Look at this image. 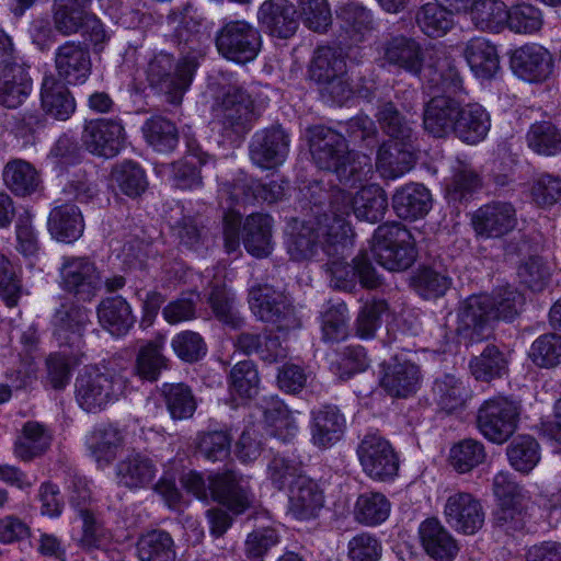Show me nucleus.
<instances>
[{
    "instance_id": "nucleus-28",
    "label": "nucleus",
    "mask_w": 561,
    "mask_h": 561,
    "mask_svg": "<svg viewBox=\"0 0 561 561\" xmlns=\"http://www.w3.org/2000/svg\"><path fill=\"white\" fill-rule=\"evenodd\" d=\"M257 20L271 35L279 38H289L299 26L297 10L288 0L264 1L259 8Z\"/></svg>"
},
{
    "instance_id": "nucleus-2",
    "label": "nucleus",
    "mask_w": 561,
    "mask_h": 561,
    "mask_svg": "<svg viewBox=\"0 0 561 561\" xmlns=\"http://www.w3.org/2000/svg\"><path fill=\"white\" fill-rule=\"evenodd\" d=\"M308 133L310 152L320 169L333 172L348 186L369 179L373 173L370 157L350 151L343 135L325 126L311 127Z\"/></svg>"
},
{
    "instance_id": "nucleus-20",
    "label": "nucleus",
    "mask_w": 561,
    "mask_h": 561,
    "mask_svg": "<svg viewBox=\"0 0 561 561\" xmlns=\"http://www.w3.org/2000/svg\"><path fill=\"white\" fill-rule=\"evenodd\" d=\"M446 523L457 533L474 535L484 525L485 512L481 501L468 492L450 494L444 505Z\"/></svg>"
},
{
    "instance_id": "nucleus-7",
    "label": "nucleus",
    "mask_w": 561,
    "mask_h": 561,
    "mask_svg": "<svg viewBox=\"0 0 561 561\" xmlns=\"http://www.w3.org/2000/svg\"><path fill=\"white\" fill-rule=\"evenodd\" d=\"M375 260L388 271H405L413 265L417 251L411 232L398 222L379 226L371 248Z\"/></svg>"
},
{
    "instance_id": "nucleus-10",
    "label": "nucleus",
    "mask_w": 561,
    "mask_h": 561,
    "mask_svg": "<svg viewBox=\"0 0 561 561\" xmlns=\"http://www.w3.org/2000/svg\"><path fill=\"white\" fill-rule=\"evenodd\" d=\"M262 45L260 32L245 21H231L217 33L216 47L226 59L240 64L253 60Z\"/></svg>"
},
{
    "instance_id": "nucleus-40",
    "label": "nucleus",
    "mask_w": 561,
    "mask_h": 561,
    "mask_svg": "<svg viewBox=\"0 0 561 561\" xmlns=\"http://www.w3.org/2000/svg\"><path fill=\"white\" fill-rule=\"evenodd\" d=\"M491 127L489 113L479 104L459 108L454 133L463 142L474 145L483 140Z\"/></svg>"
},
{
    "instance_id": "nucleus-15",
    "label": "nucleus",
    "mask_w": 561,
    "mask_h": 561,
    "mask_svg": "<svg viewBox=\"0 0 561 561\" xmlns=\"http://www.w3.org/2000/svg\"><path fill=\"white\" fill-rule=\"evenodd\" d=\"M215 117L227 134H245L255 119L250 94L237 84L229 85L215 108Z\"/></svg>"
},
{
    "instance_id": "nucleus-1",
    "label": "nucleus",
    "mask_w": 561,
    "mask_h": 561,
    "mask_svg": "<svg viewBox=\"0 0 561 561\" xmlns=\"http://www.w3.org/2000/svg\"><path fill=\"white\" fill-rule=\"evenodd\" d=\"M190 8L184 12L173 11L168 15V23L174 30L179 43L191 44L192 51L174 64L173 56L159 53L147 67V80L153 89L165 95L171 104H180L188 90L199 65L201 51L196 49V36L199 23L190 15Z\"/></svg>"
},
{
    "instance_id": "nucleus-13",
    "label": "nucleus",
    "mask_w": 561,
    "mask_h": 561,
    "mask_svg": "<svg viewBox=\"0 0 561 561\" xmlns=\"http://www.w3.org/2000/svg\"><path fill=\"white\" fill-rule=\"evenodd\" d=\"M249 305L256 318L276 324L278 330L299 327L287 297L268 285L253 286L249 290Z\"/></svg>"
},
{
    "instance_id": "nucleus-25",
    "label": "nucleus",
    "mask_w": 561,
    "mask_h": 561,
    "mask_svg": "<svg viewBox=\"0 0 561 561\" xmlns=\"http://www.w3.org/2000/svg\"><path fill=\"white\" fill-rule=\"evenodd\" d=\"M514 73L528 82H540L549 77L552 70V57L540 45H524L511 57Z\"/></svg>"
},
{
    "instance_id": "nucleus-59",
    "label": "nucleus",
    "mask_w": 561,
    "mask_h": 561,
    "mask_svg": "<svg viewBox=\"0 0 561 561\" xmlns=\"http://www.w3.org/2000/svg\"><path fill=\"white\" fill-rule=\"evenodd\" d=\"M506 455L516 471L529 473L540 460V446L534 437L518 435L507 446Z\"/></svg>"
},
{
    "instance_id": "nucleus-31",
    "label": "nucleus",
    "mask_w": 561,
    "mask_h": 561,
    "mask_svg": "<svg viewBox=\"0 0 561 561\" xmlns=\"http://www.w3.org/2000/svg\"><path fill=\"white\" fill-rule=\"evenodd\" d=\"M420 540L425 552L437 561H453L459 547L453 535L436 518H428L419 527Z\"/></svg>"
},
{
    "instance_id": "nucleus-39",
    "label": "nucleus",
    "mask_w": 561,
    "mask_h": 561,
    "mask_svg": "<svg viewBox=\"0 0 561 561\" xmlns=\"http://www.w3.org/2000/svg\"><path fill=\"white\" fill-rule=\"evenodd\" d=\"M463 57L476 77L491 79L500 69L495 46L484 37H473L463 48Z\"/></svg>"
},
{
    "instance_id": "nucleus-51",
    "label": "nucleus",
    "mask_w": 561,
    "mask_h": 561,
    "mask_svg": "<svg viewBox=\"0 0 561 561\" xmlns=\"http://www.w3.org/2000/svg\"><path fill=\"white\" fill-rule=\"evenodd\" d=\"M470 19L481 31L500 32L507 21V8L501 0H471Z\"/></svg>"
},
{
    "instance_id": "nucleus-42",
    "label": "nucleus",
    "mask_w": 561,
    "mask_h": 561,
    "mask_svg": "<svg viewBox=\"0 0 561 561\" xmlns=\"http://www.w3.org/2000/svg\"><path fill=\"white\" fill-rule=\"evenodd\" d=\"M47 225L51 237L65 243L78 240L84 230L82 214L73 204H65L53 208Z\"/></svg>"
},
{
    "instance_id": "nucleus-6",
    "label": "nucleus",
    "mask_w": 561,
    "mask_h": 561,
    "mask_svg": "<svg viewBox=\"0 0 561 561\" xmlns=\"http://www.w3.org/2000/svg\"><path fill=\"white\" fill-rule=\"evenodd\" d=\"M493 493L499 502L494 525L507 534L523 530L530 518L533 502L529 492L508 472L501 471L493 478Z\"/></svg>"
},
{
    "instance_id": "nucleus-4",
    "label": "nucleus",
    "mask_w": 561,
    "mask_h": 561,
    "mask_svg": "<svg viewBox=\"0 0 561 561\" xmlns=\"http://www.w3.org/2000/svg\"><path fill=\"white\" fill-rule=\"evenodd\" d=\"M181 482L198 500L207 502L211 497L234 514H242L253 502L249 482L234 471L215 474L208 484L201 473L190 471Z\"/></svg>"
},
{
    "instance_id": "nucleus-19",
    "label": "nucleus",
    "mask_w": 561,
    "mask_h": 561,
    "mask_svg": "<svg viewBox=\"0 0 561 561\" xmlns=\"http://www.w3.org/2000/svg\"><path fill=\"white\" fill-rule=\"evenodd\" d=\"M289 146V135L280 126L263 128L251 138L250 159L261 169H273L285 162Z\"/></svg>"
},
{
    "instance_id": "nucleus-49",
    "label": "nucleus",
    "mask_w": 561,
    "mask_h": 561,
    "mask_svg": "<svg viewBox=\"0 0 561 561\" xmlns=\"http://www.w3.org/2000/svg\"><path fill=\"white\" fill-rule=\"evenodd\" d=\"M207 302L215 318L222 324L234 330L243 325L244 319L238 309L236 296L225 285L214 284Z\"/></svg>"
},
{
    "instance_id": "nucleus-30",
    "label": "nucleus",
    "mask_w": 561,
    "mask_h": 561,
    "mask_svg": "<svg viewBox=\"0 0 561 561\" xmlns=\"http://www.w3.org/2000/svg\"><path fill=\"white\" fill-rule=\"evenodd\" d=\"M311 415V442L314 446L330 448L342 438L346 421L335 405H322Z\"/></svg>"
},
{
    "instance_id": "nucleus-54",
    "label": "nucleus",
    "mask_w": 561,
    "mask_h": 561,
    "mask_svg": "<svg viewBox=\"0 0 561 561\" xmlns=\"http://www.w3.org/2000/svg\"><path fill=\"white\" fill-rule=\"evenodd\" d=\"M142 133L146 141L158 152H171L179 142V131L175 124L162 116L148 118Z\"/></svg>"
},
{
    "instance_id": "nucleus-37",
    "label": "nucleus",
    "mask_w": 561,
    "mask_h": 561,
    "mask_svg": "<svg viewBox=\"0 0 561 561\" xmlns=\"http://www.w3.org/2000/svg\"><path fill=\"white\" fill-rule=\"evenodd\" d=\"M273 219L266 214L255 213L245 218L242 230L243 245L255 257L271 254Z\"/></svg>"
},
{
    "instance_id": "nucleus-50",
    "label": "nucleus",
    "mask_w": 561,
    "mask_h": 561,
    "mask_svg": "<svg viewBox=\"0 0 561 561\" xmlns=\"http://www.w3.org/2000/svg\"><path fill=\"white\" fill-rule=\"evenodd\" d=\"M140 561H175L174 540L164 530H152L142 535L137 542Z\"/></svg>"
},
{
    "instance_id": "nucleus-64",
    "label": "nucleus",
    "mask_w": 561,
    "mask_h": 561,
    "mask_svg": "<svg viewBox=\"0 0 561 561\" xmlns=\"http://www.w3.org/2000/svg\"><path fill=\"white\" fill-rule=\"evenodd\" d=\"M529 359L540 368H554L561 364V335L545 333L530 345Z\"/></svg>"
},
{
    "instance_id": "nucleus-47",
    "label": "nucleus",
    "mask_w": 561,
    "mask_h": 561,
    "mask_svg": "<svg viewBox=\"0 0 561 561\" xmlns=\"http://www.w3.org/2000/svg\"><path fill=\"white\" fill-rule=\"evenodd\" d=\"M81 534L77 545L84 551L105 549L112 541V533L105 527L101 517L89 507H80Z\"/></svg>"
},
{
    "instance_id": "nucleus-43",
    "label": "nucleus",
    "mask_w": 561,
    "mask_h": 561,
    "mask_svg": "<svg viewBox=\"0 0 561 561\" xmlns=\"http://www.w3.org/2000/svg\"><path fill=\"white\" fill-rule=\"evenodd\" d=\"M31 79L21 64H12L0 72V103L15 108L23 103L31 91Z\"/></svg>"
},
{
    "instance_id": "nucleus-46",
    "label": "nucleus",
    "mask_w": 561,
    "mask_h": 561,
    "mask_svg": "<svg viewBox=\"0 0 561 561\" xmlns=\"http://www.w3.org/2000/svg\"><path fill=\"white\" fill-rule=\"evenodd\" d=\"M51 435L45 425L35 422H26L21 434L14 442V456L22 461H31L43 455L49 447Z\"/></svg>"
},
{
    "instance_id": "nucleus-3",
    "label": "nucleus",
    "mask_w": 561,
    "mask_h": 561,
    "mask_svg": "<svg viewBox=\"0 0 561 561\" xmlns=\"http://www.w3.org/2000/svg\"><path fill=\"white\" fill-rule=\"evenodd\" d=\"M380 55L385 64L396 66L412 75H420L422 67L427 65L440 72L442 85L445 90L456 92L461 89L462 79L454 66L447 62V70L444 72L445 65H440L444 50L436 45L422 48L412 38L396 36L383 44Z\"/></svg>"
},
{
    "instance_id": "nucleus-34",
    "label": "nucleus",
    "mask_w": 561,
    "mask_h": 561,
    "mask_svg": "<svg viewBox=\"0 0 561 561\" xmlns=\"http://www.w3.org/2000/svg\"><path fill=\"white\" fill-rule=\"evenodd\" d=\"M460 104L447 95H437L430 100L424 108V128L435 137H444L454 131Z\"/></svg>"
},
{
    "instance_id": "nucleus-44",
    "label": "nucleus",
    "mask_w": 561,
    "mask_h": 561,
    "mask_svg": "<svg viewBox=\"0 0 561 561\" xmlns=\"http://www.w3.org/2000/svg\"><path fill=\"white\" fill-rule=\"evenodd\" d=\"M263 413L272 436L283 443H289L297 436L299 427L296 416L282 400L274 397L265 399Z\"/></svg>"
},
{
    "instance_id": "nucleus-24",
    "label": "nucleus",
    "mask_w": 561,
    "mask_h": 561,
    "mask_svg": "<svg viewBox=\"0 0 561 561\" xmlns=\"http://www.w3.org/2000/svg\"><path fill=\"white\" fill-rule=\"evenodd\" d=\"M158 474L156 460L140 451H130L115 466L118 485L131 491L148 488Z\"/></svg>"
},
{
    "instance_id": "nucleus-16",
    "label": "nucleus",
    "mask_w": 561,
    "mask_h": 561,
    "mask_svg": "<svg viewBox=\"0 0 561 561\" xmlns=\"http://www.w3.org/2000/svg\"><path fill=\"white\" fill-rule=\"evenodd\" d=\"M82 142L94 156L106 159L119 153L125 142V128L118 118H98L85 123Z\"/></svg>"
},
{
    "instance_id": "nucleus-57",
    "label": "nucleus",
    "mask_w": 561,
    "mask_h": 561,
    "mask_svg": "<svg viewBox=\"0 0 561 561\" xmlns=\"http://www.w3.org/2000/svg\"><path fill=\"white\" fill-rule=\"evenodd\" d=\"M390 511L391 504L382 493L365 492L356 500L354 516L360 524L375 526L383 523L389 517Z\"/></svg>"
},
{
    "instance_id": "nucleus-62",
    "label": "nucleus",
    "mask_w": 561,
    "mask_h": 561,
    "mask_svg": "<svg viewBox=\"0 0 561 561\" xmlns=\"http://www.w3.org/2000/svg\"><path fill=\"white\" fill-rule=\"evenodd\" d=\"M229 391L241 399H251L259 392L260 377L252 360H241L230 370Z\"/></svg>"
},
{
    "instance_id": "nucleus-8",
    "label": "nucleus",
    "mask_w": 561,
    "mask_h": 561,
    "mask_svg": "<svg viewBox=\"0 0 561 561\" xmlns=\"http://www.w3.org/2000/svg\"><path fill=\"white\" fill-rule=\"evenodd\" d=\"M520 409L507 397L485 400L478 410L477 425L480 433L495 444L505 443L516 431Z\"/></svg>"
},
{
    "instance_id": "nucleus-9",
    "label": "nucleus",
    "mask_w": 561,
    "mask_h": 561,
    "mask_svg": "<svg viewBox=\"0 0 561 561\" xmlns=\"http://www.w3.org/2000/svg\"><path fill=\"white\" fill-rule=\"evenodd\" d=\"M218 198L229 209L224 217V241L226 252L231 254L240 248L241 215L233 207L255 201V180L239 176L231 183H222L218 190Z\"/></svg>"
},
{
    "instance_id": "nucleus-12",
    "label": "nucleus",
    "mask_w": 561,
    "mask_h": 561,
    "mask_svg": "<svg viewBox=\"0 0 561 561\" xmlns=\"http://www.w3.org/2000/svg\"><path fill=\"white\" fill-rule=\"evenodd\" d=\"M363 471L373 480H392L399 471V458L391 444L377 433H367L356 449Z\"/></svg>"
},
{
    "instance_id": "nucleus-48",
    "label": "nucleus",
    "mask_w": 561,
    "mask_h": 561,
    "mask_svg": "<svg viewBox=\"0 0 561 561\" xmlns=\"http://www.w3.org/2000/svg\"><path fill=\"white\" fill-rule=\"evenodd\" d=\"M3 181L7 187L18 196L35 193L41 185L36 169L27 161L16 159L8 162L3 169Z\"/></svg>"
},
{
    "instance_id": "nucleus-58",
    "label": "nucleus",
    "mask_w": 561,
    "mask_h": 561,
    "mask_svg": "<svg viewBox=\"0 0 561 561\" xmlns=\"http://www.w3.org/2000/svg\"><path fill=\"white\" fill-rule=\"evenodd\" d=\"M190 154L183 160L172 163L173 185L181 190H193L202 186V175L194 160L199 164L206 163L207 154L199 152L198 147L187 142Z\"/></svg>"
},
{
    "instance_id": "nucleus-22",
    "label": "nucleus",
    "mask_w": 561,
    "mask_h": 561,
    "mask_svg": "<svg viewBox=\"0 0 561 561\" xmlns=\"http://www.w3.org/2000/svg\"><path fill=\"white\" fill-rule=\"evenodd\" d=\"M490 295H476L466 299L458 310V332H471V340L479 341L489 335L495 321Z\"/></svg>"
},
{
    "instance_id": "nucleus-27",
    "label": "nucleus",
    "mask_w": 561,
    "mask_h": 561,
    "mask_svg": "<svg viewBox=\"0 0 561 561\" xmlns=\"http://www.w3.org/2000/svg\"><path fill=\"white\" fill-rule=\"evenodd\" d=\"M423 375L411 360L394 358L383 370L381 387L392 397L408 398L421 388Z\"/></svg>"
},
{
    "instance_id": "nucleus-63",
    "label": "nucleus",
    "mask_w": 561,
    "mask_h": 561,
    "mask_svg": "<svg viewBox=\"0 0 561 561\" xmlns=\"http://www.w3.org/2000/svg\"><path fill=\"white\" fill-rule=\"evenodd\" d=\"M112 180L122 193L129 197L141 195L148 186L144 169L130 160L123 161L113 168Z\"/></svg>"
},
{
    "instance_id": "nucleus-55",
    "label": "nucleus",
    "mask_w": 561,
    "mask_h": 561,
    "mask_svg": "<svg viewBox=\"0 0 561 561\" xmlns=\"http://www.w3.org/2000/svg\"><path fill=\"white\" fill-rule=\"evenodd\" d=\"M310 77L319 84H323L337 76L346 73V64L342 53L333 47H319L314 51L309 69Z\"/></svg>"
},
{
    "instance_id": "nucleus-61",
    "label": "nucleus",
    "mask_w": 561,
    "mask_h": 561,
    "mask_svg": "<svg viewBox=\"0 0 561 561\" xmlns=\"http://www.w3.org/2000/svg\"><path fill=\"white\" fill-rule=\"evenodd\" d=\"M528 147L542 156L561 152V130L551 122L534 123L526 135Z\"/></svg>"
},
{
    "instance_id": "nucleus-11",
    "label": "nucleus",
    "mask_w": 561,
    "mask_h": 561,
    "mask_svg": "<svg viewBox=\"0 0 561 561\" xmlns=\"http://www.w3.org/2000/svg\"><path fill=\"white\" fill-rule=\"evenodd\" d=\"M333 209L353 213L358 220L370 224L381 220L388 209L386 192L377 184L362 186L354 195L336 190L332 195Z\"/></svg>"
},
{
    "instance_id": "nucleus-38",
    "label": "nucleus",
    "mask_w": 561,
    "mask_h": 561,
    "mask_svg": "<svg viewBox=\"0 0 561 561\" xmlns=\"http://www.w3.org/2000/svg\"><path fill=\"white\" fill-rule=\"evenodd\" d=\"M96 313L100 324L115 336L127 334L136 320L130 305L122 296L103 299Z\"/></svg>"
},
{
    "instance_id": "nucleus-45",
    "label": "nucleus",
    "mask_w": 561,
    "mask_h": 561,
    "mask_svg": "<svg viewBox=\"0 0 561 561\" xmlns=\"http://www.w3.org/2000/svg\"><path fill=\"white\" fill-rule=\"evenodd\" d=\"M433 398L442 410L451 413L466 407L467 401L471 398V391L460 378L445 374L435 379Z\"/></svg>"
},
{
    "instance_id": "nucleus-32",
    "label": "nucleus",
    "mask_w": 561,
    "mask_h": 561,
    "mask_svg": "<svg viewBox=\"0 0 561 561\" xmlns=\"http://www.w3.org/2000/svg\"><path fill=\"white\" fill-rule=\"evenodd\" d=\"M286 248L294 261H304L313 257L318 249H322V241L313 221H299L291 219L286 227Z\"/></svg>"
},
{
    "instance_id": "nucleus-60",
    "label": "nucleus",
    "mask_w": 561,
    "mask_h": 561,
    "mask_svg": "<svg viewBox=\"0 0 561 561\" xmlns=\"http://www.w3.org/2000/svg\"><path fill=\"white\" fill-rule=\"evenodd\" d=\"M453 10L439 2L424 4L416 14L420 28L430 37H440L453 26Z\"/></svg>"
},
{
    "instance_id": "nucleus-35",
    "label": "nucleus",
    "mask_w": 561,
    "mask_h": 561,
    "mask_svg": "<svg viewBox=\"0 0 561 561\" xmlns=\"http://www.w3.org/2000/svg\"><path fill=\"white\" fill-rule=\"evenodd\" d=\"M413 163L409 141L389 140L378 150L376 169L383 179L394 180L409 172Z\"/></svg>"
},
{
    "instance_id": "nucleus-21",
    "label": "nucleus",
    "mask_w": 561,
    "mask_h": 561,
    "mask_svg": "<svg viewBox=\"0 0 561 561\" xmlns=\"http://www.w3.org/2000/svg\"><path fill=\"white\" fill-rule=\"evenodd\" d=\"M471 222L478 236L500 238L516 227V209L511 203L506 202L489 203L473 213Z\"/></svg>"
},
{
    "instance_id": "nucleus-52",
    "label": "nucleus",
    "mask_w": 561,
    "mask_h": 561,
    "mask_svg": "<svg viewBox=\"0 0 561 561\" xmlns=\"http://www.w3.org/2000/svg\"><path fill=\"white\" fill-rule=\"evenodd\" d=\"M342 28L348 34L352 42L357 43L373 28L371 12L356 1H348L336 11Z\"/></svg>"
},
{
    "instance_id": "nucleus-23",
    "label": "nucleus",
    "mask_w": 561,
    "mask_h": 561,
    "mask_svg": "<svg viewBox=\"0 0 561 561\" xmlns=\"http://www.w3.org/2000/svg\"><path fill=\"white\" fill-rule=\"evenodd\" d=\"M348 214L333 209L330 202V214H323L314 221L316 228L322 241V250L328 256L343 254L353 245V231L346 220Z\"/></svg>"
},
{
    "instance_id": "nucleus-33",
    "label": "nucleus",
    "mask_w": 561,
    "mask_h": 561,
    "mask_svg": "<svg viewBox=\"0 0 561 561\" xmlns=\"http://www.w3.org/2000/svg\"><path fill=\"white\" fill-rule=\"evenodd\" d=\"M124 442V433L112 424L99 425L85 437V445L91 457L101 467L113 462Z\"/></svg>"
},
{
    "instance_id": "nucleus-29",
    "label": "nucleus",
    "mask_w": 561,
    "mask_h": 561,
    "mask_svg": "<svg viewBox=\"0 0 561 561\" xmlns=\"http://www.w3.org/2000/svg\"><path fill=\"white\" fill-rule=\"evenodd\" d=\"M324 503L319 485L304 476L296 479L289 489L288 513L298 520H309L318 516Z\"/></svg>"
},
{
    "instance_id": "nucleus-26",
    "label": "nucleus",
    "mask_w": 561,
    "mask_h": 561,
    "mask_svg": "<svg viewBox=\"0 0 561 561\" xmlns=\"http://www.w3.org/2000/svg\"><path fill=\"white\" fill-rule=\"evenodd\" d=\"M55 66L59 77L68 84H81L91 71L89 50L80 43L66 42L56 49Z\"/></svg>"
},
{
    "instance_id": "nucleus-56",
    "label": "nucleus",
    "mask_w": 561,
    "mask_h": 561,
    "mask_svg": "<svg viewBox=\"0 0 561 561\" xmlns=\"http://www.w3.org/2000/svg\"><path fill=\"white\" fill-rule=\"evenodd\" d=\"M472 376L479 381L489 382L508 371L506 356L494 345H486L483 352L470 360Z\"/></svg>"
},
{
    "instance_id": "nucleus-14",
    "label": "nucleus",
    "mask_w": 561,
    "mask_h": 561,
    "mask_svg": "<svg viewBox=\"0 0 561 561\" xmlns=\"http://www.w3.org/2000/svg\"><path fill=\"white\" fill-rule=\"evenodd\" d=\"M91 0H57L55 3L54 25L62 35L81 32L88 34L94 44L102 42L105 33L100 20L85 11Z\"/></svg>"
},
{
    "instance_id": "nucleus-17",
    "label": "nucleus",
    "mask_w": 561,
    "mask_h": 561,
    "mask_svg": "<svg viewBox=\"0 0 561 561\" xmlns=\"http://www.w3.org/2000/svg\"><path fill=\"white\" fill-rule=\"evenodd\" d=\"M61 286L82 300H91L101 289L95 264L84 256H66L60 267Z\"/></svg>"
},
{
    "instance_id": "nucleus-41",
    "label": "nucleus",
    "mask_w": 561,
    "mask_h": 561,
    "mask_svg": "<svg viewBox=\"0 0 561 561\" xmlns=\"http://www.w3.org/2000/svg\"><path fill=\"white\" fill-rule=\"evenodd\" d=\"M396 214L403 219H417L432 207L430 191L422 184L410 183L396 191L392 197Z\"/></svg>"
},
{
    "instance_id": "nucleus-5",
    "label": "nucleus",
    "mask_w": 561,
    "mask_h": 561,
    "mask_svg": "<svg viewBox=\"0 0 561 561\" xmlns=\"http://www.w3.org/2000/svg\"><path fill=\"white\" fill-rule=\"evenodd\" d=\"M126 379L99 366H85L75 381V398L88 413H98L125 394Z\"/></svg>"
},
{
    "instance_id": "nucleus-53",
    "label": "nucleus",
    "mask_w": 561,
    "mask_h": 561,
    "mask_svg": "<svg viewBox=\"0 0 561 561\" xmlns=\"http://www.w3.org/2000/svg\"><path fill=\"white\" fill-rule=\"evenodd\" d=\"M453 175L446 185V193L451 201H462L481 186V178L471 163L456 159L451 165Z\"/></svg>"
},
{
    "instance_id": "nucleus-36",
    "label": "nucleus",
    "mask_w": 561,
    "mask_h": 561,
    "mask_svg": "<svg viewBox=\"0 0 561 561\" xmlns=\"http://www.w3.org/2000/svg\"><path fill=\"white\" fill-rule=\"evenodd\" d=\"M41 100L45 114L57 121H67L76 111V101L69 89L53 75L43 79Z\"/></svg>"
},
{
    "instance_id": "nucleus-18",
    "label": "nucleus",
    "mask_w": 561,
    "mask_h": 561,
    "mask_svg": "<svg viewBox=\"0 0 561 561\" xmlns=\"http://www.w3.org/2000/svg\"><path fill=\"white\" fill-rule=\"evenodd\" d=\"M51 323L57 343L80 352L84 346V332L91 324V311L83 306L65 302L56 309Z\"/></svg>"
}]
</instances>
